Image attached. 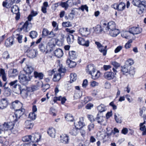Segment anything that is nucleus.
Returning a JSON list of instances; mask_svg holds the SVG:
<instances>
[{"instance_id":"42","label":"nucleus","mask_w":146,"mask_h":146,"mask_svg":"<svg viewBox=\"0 0 146 146\" xmlns=\"http://www.w3.org/2000/svg\"><path fill=\"white\" fill-rule=\"evenodd\" d=\"M29 25V23L27 21L25 22L23 25L19 29V31H21L23 30L25 31H27V29Z\"/></svg>"},{"instance_id":"20","label":"nucleus","mask_w":146,"mask_h":146,"mask_svg":"<svg viewBox=\"0 0 146 146\" xmlns=\"http://www.w3.org/2000/svg\"><path fill=\"white\" fill-rule=\"evenodd\" d=\"M95 70L96 69L94 66L91 64L88 65L86 69L87 73L89 74H91L92 72H94Z\"/></svg>"},{"instance_id":"35","label":"nucleus","mask_w":146,"mask_h":146,"mask_svg":"<svg viewBox=\"0 0 146 146\" xmlns=\"http://www.w3.org/2000/svg\"><path fill=\"white\" fill-rule=\"evenodd\" d=\"M54 132V129L52 127H50L48 130L47 133L50 136L54 137H55Z\"/></svg>"},{"instance_id":"40","label":"nucleus","mask_w":146,"mask_h":146,"mask_svg":"<svg viewBox=\"0 0 146 146\" xmlns=\"http://www.w3.org/2000/svg\"><path fill=\"white\" fill-rule=\"evenodd\" d=\"M67 42L68 44H70L72 43L74 40V36L71 34H69L68 35L67 38Z\"/></svg>"},{"instance_id":"46","label":"nucleus","mask_w":146,"mask_h":146,"mask_svg":"<svg viewBox=\"0 0 146 146\" xmlns=\"http://www.w3.org/2000/svg\"><path fill=\"white\" fill-rule=\"evenodd\" d=\"M37 35V33L35 31H31L29 33V36L32 38H36Z\"/></svg>"},{"instance_id":"49","label":"nucleus","mask_w":146,"mask_h":146,"mask_svg":"<svg viewBox=\"0 0 146 146\" xmlns=\"http://www.w3.org/2000/svg\"><path fill=\"white\" fill-rule=\"evenodd\" d=\"M49 31L46 28H44L42 31V36L44 37L46 36H48Z\"/></svg>"},{"instance_id":"14","label":"nucleus","mask_w":146,"mask_h":146,"mask_svg":"<svg viewBox=\"0 0 146 146\" xmlns=\"http://www.w3.org/2000/svg\"><path fill=\"white\" fill-rule=\"evenodd\" d=\"M84 118L83 117L80 118V121L77 123H74L75 125V127L76 128L79 130L81 128L83 127L85 125L84 123L83 122Z\"/></svg>"},{"instance_id":"51","label":"nucleus","mask_w":146,"mask_h":146,"mask_svg":"<svg viewBox=\"0 0 146 146\" xmlns=\"http://www.w3.org/2000/svg\"><path fill=\"white\" fill-rule=\"evenodd\" d=\"M4 90H5L4 94L6 96H8L11 94V90L9 88H7Z\"/></svg>"},{"instance_id":"19","label":"nucleus","mask_w":146,"mask_h":146,"mask_svg":"<svg viewBox=\"0 0 146 146\" xmlns=\"http://www.w3.org/2000/svg\"><path fill=\"white\" fill-rule=\"evenodd\" d=\"M131 67L125 65L124 66L121 67V71L123 74L126 75L131 73L130 68Z\"/></svg>"},{"instance_id":"45","label":"nucleus","mask_w":146,"mask_h":146,"mask_svg":"<svg viewBox=\"0 0 146 146\" xmlns=\"http://www.w3.org/2000/svg\"><path fill=\"white\" fill-rule=\"evenodd\" d=\"M129 32L128 31H125L121 33V36L126 39H129L130 38V36L128 35L129 33Z\"/></svg>"},{"instance_id":"64","label":"nucleus","mask_w":146,"mask_h":146,"mask_svg":"<svg viewBox=\"0 0 146 146\" xmlns=\"http://www.w3.org/2000/svg\"><path fill=\"white\" fill-rule=\"evenodd\" d=\"M82 11H83L85 9L87 12L88 11V7L86 5H82L80 8Z\"/></svg>"},{"instance_id":"16","label":"nucleus","mask_w":146,"mask_h":146,"mask_svg":"<svg viewBox=\"0 0 146 146\" xmlns=\"http://www.w3.org/2000/svg\"><path fill=\"white\" fill-rule=\"evenodd\" d=\"M104 78L107 80H110L113 79L114 77V74L111 72H105L104 75Z\"/></svg>"},{"instance_id":"55","label":"nucleus","mask_w":146,"mask_h":146,"mask_svg":"<svg viewBox=\"0 0 146 146\" xmlns=\"http://www.w3.org/2000/svg\"><path fill=\"white\" fill-rule=\"evenodd\" d=\"M56 100L61 101V102H65L66 100V99L65 98L63 97L62 98L61 96H60L59 97H55V102Z\"/></svg>"},{"instance_id":"5","label":"nucleus","mask_w":146,"mask_h":146,"mask_svg":"<svg viewBox=\"0 0 146 146\" xmlns=\"http://www.w3.org/2000/svg\"><path fill=\"white\" fill-rule=\"evenodd\" d=\"M14 125V123L12 122L5 123L2 125L0 126V134L2 131L12 129Z\"/></svg>"},{"instance_id":"39","label":"nucleus","mask_w":146,"mask_h":146,"mask_svg":"<svg viewBox=\"0 0 146 146\" xmlns=\"http://www.w3.org/2000/svg\"><path fill=\"white\" fill-rule=\"evenodd\" d=\"M117 10L118 11H122L124 10L125 8V5L124 3L121 2L119 5L117 4Z\"/></svg>"},{"instance_id":"3","label":"nucleus","mask_w":146,"mask_h":146,"mask_svg":"<svg viewBox=\"0 0 146 146\" xmlns=\"http://www.w3.org/2000/svg\"><path fill=\"white\" fill-rule=\"evenodd\" d=\"M24 52L28 57L31 58L36 57L38 54L36 49H31L27 46L24 49Z\"/></svg>"},{"instance_id":"47","label":"nucleus","mask_w":146,"mask_h":146,"mask_svg":"<svg viewBox=\"0 0 146 146\" xmlns=\"http://www.w3.org/2000/svg\"><path fill=\"white\" fill-rule=\"evenodd\" d=\"M32 136L31 135L26 136L22 138V139L24 142H28L31 140Z\"/></svg>"},{"instance_id":"6","label":"nucleus","mask_w":146,"mask_h":146,"mask_svg":"<svg viewBox=\"0 0 146 146\" xmlns=\"http://www.w3.org/2000/svg\"><path fill=\"white\" fill-rule=\"evenodd\" d=\"M105 119L104 117L100 115L99 114H98L97 117L95 119V121L101 125H105L106 124L107 122Z\"/></svg>"},{"instance_id":"63","label":"nucleus","mask_w":146,"mask_h":146,"mask_svg":"<svg viewBox=\"0 0 146 146\" xmlns=\"http://www.w3.org/2000/svg\"><path fill=\"white\" fill-rule=\"evenodd\" d=\"M49 113L52 115H55V108L54 107H51L50 109Z\"/></svg>"},{"instance_id":"22","label":"nucleus","mask_w":146,"mask_h":146,"mask_svg":"<svg viewBox=\"0 0 146 146\" xmlns=\"http://www.w3.org/2000/svg\"><path fill=\"white\" fill-rule=\"evenodd\" d=\"M14 39L13 37H9L7 39L5 42V45L7 47H10L13 44Z\"/></svg>"},{"instance_id":"25","label":"nucleus","mask_w":146,"mask_h":146,"mask_svg":"<svg viewBox=\"0 0 146 146\" xmlns=\"http://www.w3.org/2000/svg\"><path fill=\"white\" fill-rule=\"evenodd\" d=\"M17 82L18 80H16L11 82L9 83V84L11 86H13V88H17L19 89H20L21 88V86L20 85L17 84Z\"/></svg>"},{"instance_id":"43","label":"nucleus","mask_w":146,"mask_h":146,"mask_svg":"<svg viewBox=\"0 0 146 146\" xmlns=\"http://www.w3.org/2000/svg\"><path fill=\"white\" fill-rule=\"evenodd\" d=\"M70 83H72V82L75 81L77 78V75L75 73H72L70 74Z\"/></svg>"},{"instance_id":"24","label":"nucleus","mask_w":146,"mask_h":146,"mask_svg":"<svg viewBox=\"0 0 146 146\" xmlns=\"http://www.w3.org/2000/svg\"><path fill=\"white\" fill-rule=\"evenodd\" d=\"M34 76L35 78L41 80L43 79L44 75L42 72H38L35 71L34 72Z\"/></svg>"},{"instance_id":"4","label":"nucleus","mask_w":146,"mask_h":146,"mask_svg":"<svg viewBox=\"0 0 146 146\" xmlns=\"http://www.w3.org/2000/svg\"><path fill=\"white\" fill-rule=\"evenodd\" d=\"M21 73L19 75V79L20 83L23 85L27 84L28 82L30 80L31 77L27 73Z\"/></svg>"},{"instance_id":"56","label":"nucleus","mask_w":146,"mask_h":146,"mask_svg":"<svg viewBox=\"0 0 146 146\" xmlns=\"http://www.w3.org/2000/svg\"><path fill=\"white\" fill-rule=\"evenodd\" d=\"M62 25L64 27H70L72 26V23L69 21L63 22L62 23Z\"/></svg>"},{"instance_id":"21","label":"nucleus","mask_w":146,"mask_h":146,"mask_svg":"<svg viewBox=\"0 0 146 146\" xmlns=\"http://www.w3.org/2000/svg\"><path fill=\"white\" fill-rule=\"evenodd\" d=\"M119 30L116 29H115L107 33L110 36L113 37H115L119 33Z\"/></svg>"},{"instance_id":"23","label":"nucleus","mask_w":146,"mask_h":146,"mask_svg":"<svg viewBox=\"0 0 146 146\" xmlns=\"http://www.w3.org/2000/svg\"><path fill=\"white\" fill-rule=\"evenodd\" d=\"M18 74V72L16 69H11L9 71L8 76L9 77H13L16 76Z\"/></svg>"},{"instance_id":"30","label":"nucleus","mask_w":146,"mask_h":146,"mask_svg":"<svg viewBox=\"0 0 146 146\" xmlns=\"http://www.w3.org/2000/svg\"><path fill=\"white\" fill-rule=\"evenodd\" d=\"M66 63L70 68L74 67L76 64V63L75 62L72 61L69 59L67 60Z\"/></svg>"},{"instance_id":"34","label":"nucleus","mask_w":146,"mask_h":146,"mask_svg":"<svg viewBox=\"0 0 146 146\" xmlns=\"http://www.w3.org/2000/svg\"><path fill=\"white\" fill-rule=\"evenodd\" d=\"M25 127L27 129H30L33 128V124L31 121L27 120L25 122Z\"/></svg>"},{"instance_id":"54","label":"nucleus","mask_w":146,"mask_h":146,"mask_svg":"<svg viewBox=\"0 0 146 146\" xmlns=\"http://www.w3.org/2000/svg\"><path fill=\"white\" fill-rule=\"evenodd\" d=\"M74 11L73 10H72L71 12L68 15L69 18V20L71 21L74 19Z\"/></svg>"},{"instance_id":"10","label":"nucleus","mask_w":146,"mask_h":146,"mask_svg":"<svg viewBox=\"0 0 146 146\" xmlns=\"http://www.w3.org/2000/svg\"><path fill=\"white\" fill-rule=\"evenodd\" d=\"M142 31V29L139 27H133L129 29V33L133 35H137L140 33Z\"/></svg>"},{"instance_id":"33","label":"nucleus","mask_w":146,"mask_h":146,"mask_svg":"<svg viewBox=\"0 0 146 146\" xmlns=\"http://www.w3.org/2000/svg\"><path fill=\"white\" fill-rule=\"evenodd\" d=\"M33 137L34 138V140L33 142H38L40 140L41 137V135L38 133H35V135H33L32 137Z\"/></svg>"},{"instance_id":"2","label":"nucleus","mask_w":146,"mask_h":146,"mask_svg":"<svg viewBox=\"0 0 146 146\" xmlns=\"http://www.w3.org/2000/svg\"><path fill=\"white\" fill-rule=\"evenodd\" d=\"M115 24L114 22L112 21L108 23L107 24L106 23H104L102 26L98 25L96 29L97 31L99 30L100 32L104 31L107 33L115 29Z\"/></svg>"},{"instance_id":"27","label":"nucleus","mask_w":146,"mask_h":146,"mask_svg":"<svg viewBox=\"0 0 146 146\" xmlns=\"http://www.w3.org/2000/svg\"><path fill=\"white\" fill-rule=\"evenodd\" d=\"M34 70V68L33 67L30 65H27L26 69L25 71L24 72L27 73L30 75Z\"/></svg>"},{"instance_id":"62","label":"nucleus","mask_w":146,"mask_h":146,"mask_svg":"<svg viewBox=\"0 0 146 146\" xmlns=\"http://www.w3.org/2000/svg\"><path fill=\"white\" fill-rule=\"evenodd\" d=\"M100 51L102 53L104 56H105L107 53V50L104 49L103 47H102L99 49Z\"/></svg>"},{"instance_id":"17","label":"nucleus","mask_w":146,"mask_h":146,"mask_svg":"<svg viewBox=\"0 0 146 146\" xmlns=\"http://www.w3.org/2000/svg\"><path fill=\"white\" fill-rule=\"evenodd\" d=\"M8 101L6 98L2 99L0 100V109H3L6 108L8 105Z\"/></svg>"},{"instance_id":"60","label":"nucleus","mask_w":146,"mask_h":146,"mask_svg":"<svg viewBox=\"0 0 146 146\" xmlns=\"http://www.w3.org/2000/svg\"><path fill=\"white\" fill-rule=\"evenodd\" d=\"M3 57L4 58L7 59L10 57L9 54L7 51H5L3 54Z\"/></svg>"},{"instance_id":"1","label":"nucleus","mask_w":146,"mask_h":146,"mask_svg":"<svg viewBox=\"0 0 146 146\" xmlns=\"http://www.w3.org/2000/svg\"><path fill=\"white\" fill-rule=\"evenodd\" d=\"M46 44L44 42L41 43L38 45V48L42 52H44L46 50V53H49L50 54L49 56L52 58V56H55V50H54L55 44H51L48 46L46 45Z\"/></svg>"},{"instance_id":"41","label":"nucleus","mask_w":146,"mask_h":146,"mask_svg":"<svg viewBox=\"0 0 146 146\" xmlns=\"http://www.w3.org/2000/svg\"><path fill=\"white\" fill-rule=\"evenodd\" d=\"M19 8L16 5H14L11 7V11L13 13L15 14L19 12Z\"/></svg>"},{"instance_id":"29","label":"nucleus","mask_w":146,"mask_h":146,"mask_svg":"<svg viewBox=\"0 0 146 146\" xmlns=\"http://www.w3.org/2000/svg\"><path fill=\"white\" fill-rule=\"evenodd\" d=\"M111 64L115 68H113L112 70L113 72L115 73V74H116V73L117 72L116 69L120 66V64L119 63L115 61H112L111 62Z\"/></svg>"},{"instance_id":"38","label":"nucleus","mask_w":146,"mask_h":146,"mask_svg":"<svg viewBox=\"0 0 146 146\" xmlns=\"http://www.w3.org/2000/svg\"><path fill=\"white\" fill-rule=\"evenodd\" d=\"M70 58L74 60L77 57L76 52L74 51H70L69 53Z\"/></svg>"},{"instance_id":"18","label":"nucleus","mask_w":146,"mask_h":146,"mask_svg":"<svg viewBox=\"0 0 146 146\" xmlns=\"http://www.w3.org/2000/svg\"><path fill=\"white\" fill-rule=\"evenodd\" d=\"M87 28H82L79 29L80 33L82 36H87L90 34V32Z\"/></svg>"},{"instance_id":"7","label":"nucleus","mask_w":146,"mask_h":146,"mask_svg":"<svg viewBox=\"0 0 146 146\" xmlns=\"http://www.w3.org/2000/svg\"><path fill=\"white\" fill-rule=\"evenodd\" d=\"M23 106V105L19 101L15 100L12 103L11 108L15 110H17L19 108H21Z\"/></svg>"},{"instance_id":"9","label":"nucleus","mask_w":146,"mask_h":146,"mask_svg":"<svg viewBox=\"0 0 146 146\" xmlns=\"http://www.w3.org/2000/svg\"><path fill=\"white\" fill-rule=\"evenodd\" d=\"M139 7V10L138 11L139 14L141 15L144 13V11H146V1H140Z\"/></svg>"},{"instance_id":"58","label":"nucleus","mask_w":146,"mask_h":146,"mask_svg":"<svg viewBox=\"0 0 146 146\" xmlns=\"http://www.w3.org/2000/svg\"><path fill=\"white\" fill-rule=\"evenodd\" d=\"M132 40H129L128 42L125 44V47L126 48H130L131 46V43L132 42Z\"/></svg>"},{"instance_id":"57","label":"nucleus","mask_w":146,"mask_h":146,"mask_svg":"<svg viewBox=\"0 0 146 146\" xmlns=\"http://www.w3.org/2000/svg\"><path fill=\"white\" fill-rule=\"evenodd\" d=\"M36 117V115L35 113H30L29 114V118L32 120H35V119Z\"/></svg>"},{"instance_id":"36","label":"nucleus","mask_w":146,"mask_h":146,"mask_svg":"<svg viewBox=\"0 0 146 146\" xmlns=\"http://www.w3.org/2000/svg\"><path fill=\"white\" fill-rule=\"evenodd\" d=\"M56 62L58 64V66L57 67L58 68V70L60 73H64L65 71V68H62V64H60V61L58 60H57Z\"/></svg>"},{"instance_id":"12","label":"nucleus","mask_w":146,"mask_h":146,"mask_svg":"<svg viewBox=\"0 0 146 146\" xmlns=\"http://www.w3.org/2000/svg\"><path fill=\"white\" fill-rule=\"evenodd\" d=\"M60 142L64 144L68 143L70 138L69 136L66 134H62L60 136Z\"/></svg>"},{"instance_id":"53","label":"nucleus","mask_w":146,"mask_h":146,"mask_svg":"<svg viewBox=\"0 0 146 146\" xmlns=\"http://www.w3.org/2000/svg\"><path fill=\"white\" fill-rule=\"evenodd\" d=\"M140 1V0H133L132 3L134 5L139 7Z\"/></svg>"},{"instance_id":"44","label":"nucleus","mask_w":146,"mask_h":146,"mask_svg":"<svg viewBox=\"0 0 146 146\" xmlns=\"http://www.w3.org/2000/svg\"><path fill=\"white\" fill-rule=\"evenodd\" d=\"M98 110L100 112H102L105 111L106 110V108L104 105L103 104H101L97 107Z\"/></svg>"},{"instance_id":"32","label":"nucleus","mask_w":146,"mask_h":146,"mask_svg":"<svg viewBox=\"0 0 146 146\" xmlns=\"http://www.w3.org/2000/svg\"><path fill=\"white\" fill-rule=\"evenodd\" d=\"M79 131V130L75 127V128H73L70 129L69 133L72 135L76 136L78 134Z\"/></svg>"},{"instance_id":"8","label":"nucleus","mask_w":146,"mask_h":146,"mask_svg":"<svg viewBox=\"0 0 146 146\" xmlns=\"http://www.w3.org/2000/svg\"><path fill=\"white\" fill-rule=\"evenodd\" d=\"M78 42L80 44L86 47H88L89 46L90 42L89 40H85L81 37H78Z\"/></svg>"},{"instance_id":"26","label":"nucleus","mask_w":146,"mask_h":146,"mask_svg":"<svg viewBox=\"0 0 146 146\" xmlns=\"http://www.w3.org/2000/svg\"><path fill=\"white\" fill-rule=\"evenodd\" d=\"M100 73L99 71H96V70L94 72H92L90 74L92 76V78L94 80L98 79L100 75Z\"/></svg>"},{"instance_id":"28","label":"nucleus","mask_w":146,"mask_h":146,"mask_svg":"<svg viewBox=\"0 0 146 146\" xmlns=\"http://www.w3.org/2000/svg\"><path fill=\"white\" fill-rule=\"evenodd\" d=\"M63 54L62 50L60 48H57L55 50V56L58 58L62 57Z\"/></svg>"},{"instance_id":"11","label":"nucleus","mask_w":146,"mask_h":146,"mask_svg":"<svg viewBox=\"0 0 146 146\" xmlns=\"http://www.w3.org/2000/svg\"><path fill=\"white\" fill-rule=\"evenodd\" d=\"M15 110L16 111L15 114L16 117L15 121H18V119H19L24 114L25 110L22 108H21L18 109L17 110Z\"/></svg>"},{"instance_id":"37","label":"nucleus","mask_w":146,"mask_h":146,"mask_svg":"<svg viewBox=\"0 0 146 146\" xmlns=\"http://www.w3.org/2000/svg\"><path fill=\"white\" fill-rule=\"evenodd\" d=\"M114 118L117 123H121L122 122V118L121 116L118 114H115L114 115Z\"/></svg>"},{"instance_id":"59","label":"nucleus","mask_w":146,"mask_h":146,"mask_svg":"<svg viewBox=\"0 0 146 146\" xmlns=\"http://www.w3.org/2000/svg\"><path fill=\"white\" fill-rule=\"evenodd\" d=\"M54 72L55 71L54 70V69H53L52 70H50L48 71V74L49 76H51L53 74H54L53 80L54 81H55V80H54V79L55 78V74H54Z\"/></svg>"},{"instance_id":"13","label":"nucleus","mask_w":146,"mask_h":146,"mask_svg":"<svg viewBox=\"0 0 146 146\" xmlns=\"http://www.w3.org/2000/svg\"><path fill=\"white\" fill-rule=\"evenodd\" d=\"M19 90H20V94L25 98H27L29 95L31 94V92L29 90L28 87H27L26 89H23L21 87V88Z\"/></svg>"},{"instance_id":"61","label":"nucleus","mask_w":146,"mask_h":146,"mask_svg":"<svg viewBox=\"0 0 146 146\" xmlns=\"http://www.w3.org/2000/svg\"><path fill=\"white\" fill-rule=\"evenodd\" d=\"M60 5L62 7L64 8L65 10H66L69 7L68 5L66 2H62Z\"/></svg>"},{"instance_id":"52","label":"nucleus","mask_w":146,"mask_h":146,"mask_svg":"<svg viewBox=\"0 0 146 146\" xmlns=\"http://www.w3.org/2000/svg\"><path fill=\"white\" fill-rule=\"evenodd\" d=\"M133 60L131 59H129L126 61L125 65L128 66L130 67V66L133 64Z\"/></svg>"},{"instance_id":"48","label":"nucleus","mask_w":146,"mask_h":146,"mask_svg":"<svg viewBox=\"0 0 146 146\" xmlns=\"http://www.w3.org/2000/svg\"><path fill=\"white\" fill-rule=\"evenodd\" d=\"M65 118L66 120L68 121H72L73 118L72 116L70 114H68L65 116Z\"/></svg>"},{"instance_id":"15","label":"nucleus","mask_w":146,"mask_h":146,"mask_svg":"<svg viewBox=\"0 0 146 146\" xmlns=\"http://www.w3.org/2000/svg\"><path fill=\"white\" fill-rule=\"evenodd\" d=\"M15 0H5L3 2V6L7 8H9L14 3V2L15 1Z\"/></svg>"},{"instance_id":"31","label":"nucleus","mask_w":146,"mask_h":146,"mask_svg":"<svg viewBox=\"0 0 146 146\" xmlns=\"http://www.w3.org/2000/svg\"><path fill=\"white\" fill-rule=\"evenodd\" d=\"M139 115L146 119V109L145 108H143L140 110Z\"/></svg>"},{"instance_id":"50","label":"nucleus","mask_w":146,"mask_h":146,"mask_svg":"<svg viewBox=\"0 0 146 146\" xmlns=\"http://www.w3.org/2000/svg\"><path fill=\"white\" fill-rule=\"evenodd\" d=\"M39 85L36 86L33 85L31 87H28L29 89V90L31 92L35 91L38 89V86Z\"/></svg>"}]
</instances>
